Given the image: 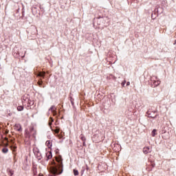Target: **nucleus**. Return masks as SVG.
<instances>
[{
	"mask_svg": "<svg viewBox=\"0 0 176 176\" xmlns=\"http://www.w3.org/2000/svg\"><path fill=\"white\" fill-rule=\"evenodd\" d=\"M42 83H43V82L42 81V80H41L40 81H38V86H42Z\"/></svg>",
	"mask_w": 176,
	"mask_h": 176,
	"instance_id": "6ab92c4d",
	"label": "nucleus"
},
{
	"mask_svg": "<svg viewBox=\"0 0 176 176\" xmlns=\"http://www.w3.org/2000/svg\"><path fill=\"white\" fill-rule=\"evenodd\" d=\"M52 113H53L54 116H56V115H57V111L56 110L54 111H52Z\"/></svg>",
	"mask_w": 176,
	"mask_h": 176,
	"instance_id": "412c9836",
	"label": "nucleus"
},
{
	"mask_svg": "<svg viewBox=\"0 0 176 176\" xmlns=\"http://www.w3.org/2000/svg\"><path fill=\"white\" fill-rule=\"evenodd\" d=\"M56 107H54V105L52 106L50 109L49 111H51L52 112H54V111H56Z\"/></svg>",
	"mask_w": 176,
	"mask_h": 176,
	"instance_id": "2eb2a0df",
	"label": "nucleus"
},
{
	"mask_svg": "<svg viewBox=\"0 0 176 176\" xmlns=\"http://www.w3.org/2000/svg\"><path fill=\"white\" fill-rule=\"evenodd\" d=\"M154 118H156V116H154Z\"/></svg>",
	"mask_w": 176,
	"mask_h": 176,
	"instance_id": "c85d7f7f",
	"label": "nucleus"
},
{
	"mask_svg": "<svg viewBox=\"0 0 176 176\" xmlns=\"http://www.w3.org/2000/svg\"><path fill=\"white\" fill-rule=\"evenodd\" d=\"M45 74H46V73L45 72H39L37 74V76H40L41 78H45Z\"/></svg>",
	"mask_w": 176,
	"mask_h": 176,
	"instance_id": "1a4fd4ad",
	"label": "nucleus"
},
{
	"mask_svg": "<svg viewBox=\"0 0 176 176\" xmlns=\"http://www.w3.org/2000/svg\"><path fill=\"white\" fill-rule=\"evenodd\" d=\"M24 109V107L23 106H18L17 107V111H21Z\"/></svg>",
	"mask_w": 176,
	"mask_h": 176,
	"instance_id": "dca6fc26",
	"label": "nucleus"
},
{
	"mask_svg": "<svg viewBox=\"0 0 176 176\" xmlns=\"http://www.w3.org/2000/svg\"><path fill=\"white\" fill-rule=\"evenodd\" d=\"M143 153L145 154V155H148V153H151V148L149 147H144L143 148Z\"/></svg>",
	"mask_w": 176,
	"mask_h": 176,
	"instance_id": "423d86ee",
	"label": "nucleus"
},
{
	"mask_svg": "<svg viewBox=\"0 0 176 176\" xmlns=\"http://www.w3.org/2000/svg\"><path fill=\"white\" fill-rule=\"evenodd\" d=\"M147 115H148L149 118H155V117L151 116V113H149V111H147Z\"/></svg>",
	"mask_w": 176,
	"mask_h": 176,
	"instance_id": "5701e85b",
	"label": "nucleus"
},
{
	"mask_svg": "<svg viewBox=\"0 0 176 176\" xmlns=\"http://www.w3.org/2000/svg\"><path fill=\"white\" fill-rule=\"evenodd\" d=\"M36 134V131L34 129V126H30L29 129V132L28 133V135L30 137V135H33V137H35V135Z\"/></svg>",
	"mask_w": 176,
	"mask_h": 176,
	"instance_id": "20e7f679",
	"label": "nucleus"
},
{
	"mask_svg": "<svg viewBox=\"0 0 176 176\" xmlns=\"http://www.w3.org/2000/svg\"><path fill=\"white\" fill-rule=\"evenodd\" d=\"M74 175H79V172L78 171V170H76V169H74Z\"/></svg>",
	"mask_w": 176,
	"mask_h": 176,
	"instance_id": "a211bd4d",
	"label": "nucleus"
},
{
	"mask_svg": "<svg viewBox=\"0 0 176 176\" xmlns=\"http://www.w3.org/2000/svg\"><path fill=\"white\" fill-rule=\"evenodd\" d=\"M53 122H54V120L53 119V118L51 117V118H50V121H49V123H48V124H49V126H50V127H52V124Z\"/></svg>",
	"mask_w": 176,
	"mask_h": 176,
	"instance_id": "f8f14e48",
	"label": "nucleus"
},
{
	"mask_svg": "<svg viewBox=\"0 0 176 176\" xmlns=\"http://www.w3.org/2000/svg\"><path fill=\"white\" fill-rule=\"evenodd\" d=\"M71 104L72 105H74V100H71Z\"/></svg>",
	"mask_w": 176,
	"mask_h": 176,
	"instance_id": "a878e982",
	"label": "nucleus"
},
{
	"mask_svg": "<svg viewBox=\"0 0 176 176\" xmlns=\"http://www.w3.org/2000/svg\"><path fill=\"white\" fill-rule=\"evenodd\" d=\"M82 145L83 146H86V141H82Z\"/></svg>",
	"mask_w": 176,
	"mask_h": 176,
	"instance_id": "b1692460",
	"label": "nucleus"
},
{
	"mask_svg": "<svg viewBox=\"0 0 176 176\" xmlns=\"http://www.w3.org/2000/svg\"><path fill=\"white\" fill-rule=\"evenodd\" d=\"M80 140H82V141H86V138H85V135H83L82 134L80 135Z\"/></svg>",
	"mask_w": 176,
	"mask_h": 176,
	"instance_id": "f3484780",
	"label": "nucleus"
},
{
	"mask_svg": "<svg viewBox=\"0 0 176 176\" xmlns=\"http://www.w3.org/2000/svg\"><path fill=\"white\" fill-rule=\"evenodd\" d=\"M175 43H176V41L174 43V45H175Z\"/></svg>",
	"mask_w": 176,
	"mask_h": 176,
	"instance_id": "cd10ccee",
	"label": "nucleus"
},
{
	"mask_svg": "<svg viewBox=\"0 0 176 176\" xmlns=\"http://www.w3.org/2000/svg\"><path fill=\"white\" fill-rule=\"evenodd\" d=\"M45 145H47V146L48 148H51L52 146V142H50V140H47L46 142H45Z\"/></svg>",
	"mask_w": 176,
	"mask_h": 176,
	"instance_id": "9b49d317",
	"label": "nucleus"
},
{
	"mask_svg": "<svg viewBox=\"0 0 176 176\" xmlns=\"http://www.w3.org/2000/svg\"><path fill=\"white\" fill-rule=\"evenodd\" d=\"M52 131H54V133L57 134V136L59 138H63V135L58 134L60 133V128H58V126H56L55 129H52Z\"/></svg>",
	"mask_w": 176,
	"mask_h": 176,
	"instance_id": "39448f33",
	"label": "nucleus"
},
{
	"mask_svg": "<svg viewBox=\"0 0 176 176\" xmlns=\"http://www.w3.org/2000/svg\"><path fill=\"white\" fill-rule=\"evenodd\" d=\"M126 86H130V82H126Z\"/></svg>",
	"mask_w": 176,
	"mask_h": 176,
	"instance_id": "393cba45",
	"label": "nucleus"
},
{
	"mask_svg": "<svg viewBox=\"0 0 176 176\" xmlns=\"http://www.w3.org/2000/svg\"><path fill=\"white\" fill-rule=\"evenodd\" d=\"M9 173H10V175L12 176V175H13L14 172H13V170H9Z\"/></svg>",
	"mask_w": 176,
	"mask_h": 176,
	"instance_id": "aec40b11",
	"label": "nucleus"
},
{
	"mask_svg": "<svg viewBox=\"0 0 176 176\" xmlns=\"http://www.w3.org/2000/svg\"><path fill=\"white\" fill-rule=\"evenodd\" d=\"M152 87H157L160 85V80L157 79V77H153L151 78Z\"/></svg>",
	"mask_w": 176,
	"mask_h": 176,
	"instance_id": "7ed1b4c3",
	"label": "nucleus"
},
{
	"mask_svg": "<svg viewBox=\"0 0 176 176\" xmlns=\"http://www.w3.org/2000/svg\"><path fill=\"white\" fill-rule=\"evenodd\" d=\"M1 151L3 153H8V152H9V149H8L6 147L3 148Z\"/></svg>",
	"mask_w": 176,
	"mask_h": 176,
	"instance_id": "4468645a",
	"label": "nucleus"
},
{
	"mask_svg": "<svg viewBox=\"0 0 176 176\" xmlns=\"http://www.w3.org/2000/svg\"><path fill=\"white\" fill-rule=\"evenodd\" d=\"M33 152H34L35 156L36 157V159H38V160H42V153H41L39 148H38L37 147H34L33 148Z\"/></svg>",
	"mask_w": 176,
	"mask_h": 176,
	"instance_id": "f03ea898",
	"label": "nucleus"
},
{
	"mask_svg": "<svg viewBox=\"0 0 176 176\" xmlns=\"http://www.w3.org/2000/svg\"><path fill=\"white\" fill-rule=\"evenodd\" d=\"M15 130H16V131H21V125L20 124H16L15 126Z\"/></svg>",
	"mask_w": 176,
	"mask_h": 176,
	"instance_id": "0eeeda50",
	"label": "nucleus"
},
{
	"mask_svg": "<svg viewBox=\"0 0 176 176\" xmlns=\"http://www.w3.org/2000/svg\"><path fill=\"white\" fill-rule=\"evenodd\" d=\"M155 10L158 13V14H162V13H163V9L162 8H159Z\"/></svg>",
	"mask_w": 176,
	"mask_h": 176,
	"instance_id": "9d476101",
	"label": "nucleus"
},
{
	"mask_svg": "<svg viewBox=\"0 0 176 176\" xmlns=\"http://www.w3.org/2000/svg\"><path fill=\"white\" fill-rule=\"evenodd\" d=\"M16 146H14V149H16Z\"/></svg>",
	"mask_w": 176,
	"mask_h": 176,
	"instance_id": "bb28decb",
	"label": "nucleus"
},
{
	"mask_svg": "<svg viewBox=\"0 0 176 176\" xmlns=\"http://www.w3.org/2000/svg\"><path fill=\"white\" fill-rule=\"evenodd\" d=\"M156 131H157V130H156V129H153L152 131V132H151L152 137H155V135H157V133H156Z\"/></svg>",
	"mask_w": 176,
	"mask_h": 176,
	"instance_id": "ddd939ff",
	"label": "nucleus"
},
{
	"mask_svg": "<svg viewBox=\"0 0 176 176\" xmlns=\"http://www.w3.org/2000/svg\"><path fill=\"white\" fill-rule=\"evenodd\" d=\"M56 160L58 164H54L50 167V173L52 174V176L60 175V174H63V171L64 166L63 165V157H61V155L58 156Z\"/></svg>",
	"mask_w": 176,
	"mask_h": 176,
	"instance_id": "f257e3e1",
	"label": "nucleus"
},
{
	"mask_svg": "<svg viewBox=\"0 0 176 176\" xmlns=\"http://www.w3.org/2000/svg\"><path fill=\"white\" fill-rule=\"evenodd\" d=\"M126 80H124V82H122L121 83L122 86L124 87V85H126Z\"/></svg>",
	"mask_w": 176,
	"mask_h": 176,
	"instance_id": "4be33fe9",
	"label": "nucleus"
},
{
	"mask_svg": "<svg viewBox=\"0 0 176 176\" xmlns=\"http://www.w3.org/2000/svg\"><path fill=\"white\" fill-rule=\"evenodd\" d=\"M46 156H47V159L46 160H50V159H52V157H53V155H52V152H48L46 153Z\"/></svg>",
	"mask_w": 176,
	"mask_h": 176,
	"instance_id": "6e6552de",
	"label": "nucleus"
}]
</instances>
